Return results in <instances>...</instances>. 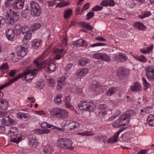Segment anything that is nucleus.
<instances>
[{"label":"nucleus","instance_id":"obj_53","mask_svg":"<svg viewBox=\"0 0 154 154\" xmlns=\"http://www.w3.org/2000/svg\"><path fill=\"white\" fill-rule=\"evenodd\" d=\"M115 92V89L113 88H111L109 89L107 91V95L110 96L114 94Z\"/></svg>","mask_w":154,"mask_h":154},{"label":"nucleus","instance_id":"obj_46","mask_svg":"<svg viewBox=\"0 0 154 154\" xmlns=\"http://www.w3.org/2000/svg\"><path fill=\"white\" fill-rule=\"evenodd\" d=\"M52 125L51 124H49L47 123L46 122H42L41 124V126L42 128H51L52 126Z\"/></svg>","mask_w":154,"mask_h":154},{"label":"nucleus","instance_id":"obj_61","mask_svg":"<svg viewBox=\"0 0 154 154\" xmlns=\"http://www.w3.org/2000/svg\"><path fill=\"white\" fill-rule=\"evenodd\" d=\"M41 25L40 23H35L33 25L32 28V30L34 31L38 28H39L41 27Z\"/></svg>","mask_w":154,"mask_h":154},{"label":"nucleus","instance_id":"obj_10","mask_svg":"<svg viewBox=\"0 0 154 154\" xmlns=\"http://www.w3.org/2000/svg\"><path fill=\"white\" fill-rule=\"evenodd\" d=\"M114 60L119 62H125L128 59L126 54L122 53H119L115 55L114 57Z\"/></svg>","mask_w":154,"mask_h":154},{"label":"nucleus","instance_id":"obj_37","mask_svg":"<svg viewBox=\"0 0 154 154\" xmlns=\"http://www.w3.org/2000/svg\"><path fill=\"white\" fill-rule=\"evenodd\" d=\"M101 59L107 62L110 61L111 58L109 55L105 53H102Z\"/></svg>","mask_w":154,"mask_h":154},{"label":"nucleus","instance_id":"obj_48","mask_svg":"<svg viewBox=\"0 0 154 154\" xmlns=\"http://www.w3.org/2000/svg\"><path fill=\"white\" fill-rule=\"evenodd\" d=\"M31 31H29V32H28L26 33H25V35L24 37L23 38V40L24 41V40H29L31 38Z\"/></svg>","mask_w":154,"mask_h":154},{"label":"nucleus","instance_id":"obj_51","mask_svg":"<svg viewBox=\"0 0 154 154\" xmlns=\"http://www.w3.org/2000/svg\"><path fill=\"white\" fill-rule=\"evenodd\" d=\"M106 44L101 42L96 43L95 44H90V47L91 48L95 47L97 46L105 45Z\"/></svg>","mask_w":154,"mask_h":154},{"label":"nucleus","instance_id":"obj_13","mask_svg":"<svg viewBox=\"0 0 154 154\" xmlns=\"http://www.w3.org/2000/svg\"><path fill=\"white\" fill-rule=\"evenodd\" d=\"M10 137L11 141L16 143H18L22 139V135L21 133L12 134L10 135Z\"/></svg>","mask_w":154,"mask_h":154},{"label":"nucleus","instance_id":"obj_47","mask_svg":"<svg viewBox=\"0 0 154 154\" xmlns=\"http://www.w3.org/2000/svg\"><path fill=\"white\" fill-rule=\"evenodd\" d=\"M17 129L16 128L13 127L11 128L8 131V134H9L12 135L17 134Z\"/></svg>","mask_w":154,"mask_h":154},{"label":"nucleus","instance_id":"obj_36","mask_svg":"<svg viewBox=\"0 0 154 154\" xmlns=\"http://www.w3.org/2000/svg\"><path fill=\"white\" fill-rule=\"evenodd\" d=\"M20 29L21 30V32L23 35L31 31L28 26L26 25L23 26L21 28H20Z\"/></svg>","mask_w":154,"mask_h":154},{"label":"nucleus","instance_id":"obj_23","mask_svg":"<svg viewBox=\"0 0 154 154\" xmlns=\"http://www.w3.org/2000/svg\"><path fill=\"white\" fill-rule=\"evenodd\" d=\"M88 71L87 68H81L78 70L76 73V75L79 76H84Z\"/></svg>","mask_w":154,"mask_h":154},{"label":"nucleus","instance_id":"obj_7","mask_svg":"<svg viewBox=\"0 0 154 154\" xmlns=\"http://www.w3.org/2000/svg\"><path fill=\"white\" fill-rule=\"evenodd\" d=\"M124 116L122 115L116 121L114 122L112 124V126L114 128H120L121 126H125L129 123V120H126L124 118Z\"/></svg>","mask_w":154,"mask_h":154},{"label":"nucleus","instance_id":"obj_32","mask_svg":"<svg viewBox=\"0 0 154 154\" xmlns=\"http://www.w3.org/2000/svg\"><path fill=\"white\" fill-rule=\"evenodd\" d=\"M85 41L82 39H79L73 42V45L76 46H84L83 44L85 43Z\"/></svg>","mask_w":154,"mask_h":154},{"label":"nucleus","instance_id":"obj_42","mask_svg":"<svg viewBox=\"0 0 154 154\" xmlns=\"http://www.w3.org/2000/svg\"><path fill=\"white\" fill-rule=\"evenodd\" d=\"M143 85L145 90L150 86V84L147 82L146 80L144 78H142Z\"/></svg>","mask_w":154,"mask_h":154},{"label":"nucleus","instance_id":"obj_21","mask_svg":"<svg viewBox=\"0 0 154 154\" xmlns=\"http://www.w3.org/2000/svg\"><path fill=\"white\" fill-rule=\"evenodd\" d=\"M131 89L133 92L139 91L141 90V86L140 83L136 82L134 83L131 87Z\"/></svg>","mask_w":154,"mask_h":154},{"label":"nucleus","instance_id":"obj_44","mask_svg":"<svg viewBox=\"0 0 154 154\" xmlns=\"http://www.w3.org/2000/svg\"><path fill=\"white\" fill-rule=\"evenodd\" d=\"M32 46L36 48L40 45V42L37 39H34L32 42Z\"/></svg>","mask_w":154,"mask_h":154},{"label":"nucleus","instance_id":"obj_39","mask_svg":"<svg viewBox=\"0 0 154 154\" xmlns=\"http://www.w3.org/2000/svg\"><path fill=\"white\" fill-rule=\"evenodd\" d=\"M88 63V61L86 59H80L78 61V64L81 66H85Z\"/></svg>","mask_w":154,"mask_h":154},{"label":"nucleus","instance_id":"obj_59","mask_svg":"<svg viewBox=\"0 0 154 154\" xmlns=\"http://www.w3.org/2000/svg\"><path fill=\"white\" fill-rule=\"evenodd\" d=\"M47 82L48 83L49 85L51 87H53L55 85L54 81L51 79H48Z\"/></svg>","mask_w":154,"mask_h":154},{"label":"nucleus","instance_id":"obj_64","mask_svg":"<svg viewBox=\"0 0 154 154\" xmlns=\"http://www.w3.org/2000/svg\"><path fill=\"white\" fill-rule=\"evenodd\" d=\"M17 72L15 70H11L8 73V75L10 77H12L14 76Z\"/></svg>","mask_w":154,"mask_h":154},{"label":"nucleus","instance_id":"obj_20","mask_svg":"<svg viewBox=\"0 0 154 154\" xmlns=\"http://www.w3.org/2000/svg\"><path fill=\"white\" fill-rule=\"evenodd\" d=\"M136 112L135 111L133 110H129L125 112L122 115L125 116L124 118L127 120H129V119L131 116H135Z\"/></svg>","mask_w":154,"mask_h":154},{"label":"nucleus","instance_id":"obj_52","mask_svg":"<svg viewBox=\"0 0 154 154\" xmlns=\"http://www.w3.org/2000/svg\"><path fill=\"white\" fill-rule=\"evenodd\" d=\"M82 26L85 29H86L88 30H92L93 27L90 26L88 23H83L82 25Z\"/></svg>","mask_w":154,"mask_h":154},{"label":"nucleus","instance_id":"obj_18","mask_svg":"<svg viewBox=\"0 0 154 154\" xmlns=\"http://www.w3.org/2000/svg\"><path fill=\"white\" fill-rule=\"evenodd\" d=\"M28 145L30 147H36L38 143L35 136H32L28 138Z\"/></svg>","mask_w":154,"mask_h":154},{"label":"nucleus","instance_id":"obj_34","mask_svg":"<svg viewBox=\"0 0 154 154\" xmlns=\"http://www.w3.org/2000/svg\"><path fill=\"white\" fill-rule=\"evenodd\" d=\"M151 15V13L149 11L142 12L141 14H139L138 17L141 19L149 17Z\"/></svg>","mask_w":154,"mask_h":154},{"label":"nucleus","instance_id":"obj_45","mask_svg":"<svg viewBox=\"0 0 154 154\" xmlns=\"http://www.w3.org/2000/svg\"><path fill=\"white\" fill-rule=\"evenodd\" d=\"M99 85L96 82H94L90 85V89L94 91L95 89L99 86Z\"/></svg>","mask_w":154,"mask_h":154},{"label":"nucleus","instance_id":"obj_11","mask_svg":"<svg viewBox=\"0 0 154 154\" xmlns=\"http://www.w3.org/2000/svg\"><path fill=\"white\" fill-rule=\"evenodd\" d=\"M66 50L64 48H56L53 51V52L56 54V58L57 60H59L64 56V54L66 53Z\"/></svg>","mask_w":154,"mask_h":154},{"label":"nucleus","instance_id":"obj_9","mask_svg":"<svg viewBox=\"0 0 154 154\" xmlns=\"http://www.w3.org/2000/svg\"><path fill=\"white\" fill-rule=\"evenodd\" d=\"M65 125L66 126H69L70 130H73L74 131L77 129L80 126L79 122L68 120L66 121Z\"/></svg>","mask_w":154,"mask_h":154},{"label":"nucleus","instance_id":"obj_50","mask_svg":"<svg viewBox=\"0 0 154 154\" xmlns=\"http://www.w3.org/2000/svg\"><path fill=\"white\" fill-rule=\"evenodd\" d=\"M17 116L18 118L21 119L23 118L26 119L28 117L27 116L26 114L24 112L18 113Z\"/></svg>","mask_w":154,"mask_h":154},{"label":"nucleus","instance_id":"obj_15","mask_svg":"<svg viewBox=\"0 0 154 154\" xmlns=\"http://www.w3.org/2000/svg\"><path fill=\"white\" fill-rule=\"evenodd\" d=\"M24 2V0H15L13 5V8L15 10L22 9Z\"/></svg>","mask_w":154,"mask_h":154},{"label":"nucleus","instance_id":"obj_41","mask_svg":"<svg viewBox=\"0 0 154 154\" xmlns=\"http://www.w3.org/2000/svg\"><path fill=\"white\" fill-rule=\"evenodd\" d=\"M9 69V66L7 63L2 64L0 66V71L3 72L6 70H8Z\"/></svg>","mask_w":154,"mask_h":154},{"label":"nucleus","instance_id":"obj_28","mask_svg":"<svg viewBox=\"0 0 154 154\" xmlns=\"http://www.w3.org/2000/svg\"><path fill=\"white\" fill-rule=\"evenodd\" d=\"M134 27L137 29L144 30L146 28L145 26L140 22H135L133 25Z\"/></svg>","mask_w":154,"mask_h":154},{"label":"nucleus","instance_id":"obj_38","mask_svg":"<svg viewBox=\"0 0 154 154\" xmlns=\"http://www.w3.org/2000/svg\"><path fill=\"white\" fill-rule=\"evenodd\" d=\"M15 1V0H7L5 3V5L7 7L12 6L13 8V5Z\"/></svg>","mask_w":154,"mask_h":154},{"label":"nucleus","instance_id":"obj_25","mask_svg":"<svg viewBox=\"0 0 154 154\" xmlns=\"http://www.w3.org/2000/svg\"><path fill=\"white\" fill-rule=\"evenodd\" d=\"M43 152L45 154H51L53 152V149L52 146L49 144H48L43 148Z\"/></svg>","mask_w":154,"mask_h":154},{"label":"nucleus","instance_id":"obj_6","mask_svg":"<svg viewBox=\"0 0 154 154\" xmlns=\"http://www.w3.org/2000/svg\"><path fill=\"white\" fill-rule=\"evenodd\" d=\"M31 13L35 16L40 15L42 12V8L40 5L35 1H32L30 2Z\"/></svg>","mask_w":154,"mask_h":154},{"label":"nucleus","instance_id":"obj_26","mask_svg":"<svg viewBox=\"0 0 154 154\" xmlns=\"http://www.w3.org/2000/svg\"><path fill=\"white\" fill-rule=\"evenodd\" d=\"M6 37L8 39L10 40H13L14 36V31L11 29H8L6 32Z\"/></svg>","mask_w":154,"mask_h":154},{"label":"nucleus","instance_id":"obj_2","mask_svg":"<svg viewBox=\"0 0 154 154\" xmlns=\"http://www.w3.org/2000/svg\"><path fill=\"white\" fill-rule=\"evenodd\" d=\"M10 13H9L7 11L5 15L6 17V22L9 24H12L14 23V22L17 21L19 19V13L12 11L11 12V10L10 9ZM5 20L2 16H0V28L2 27L5 23Z\"/></svg>","mask_w":154,"mask_h":154},{"label":"nucleus","instance_id":"obj_40","mask_svg":"<svg viewBox=\"0 0 154 154\" xmlns=\"http://www.w3.org/2000/svg\"><path fill=\"white\" fill-rule=\"evenodd\" d=\"M78 134L79 135H81L82 136H91L94 135V133L92 132L88 131H86L85 132H79L78 133Z\"/></svg>","mask_w":154,"mask_h":154},{"label":"nucleus","instance_id":"obj_56","mask_svg":"<svg viewBox=\"0 0 154 154\" xmlns=\"http://www.w3.org/2000/svg\"><path fill=\"white\" fill-rule=\"evenodd\" d=\"M107 114L106 111L103 109L99 112V116L100 117H102L105 116Z\"/></svg>","mask_w":154,"mask_h":154},{"label":"nucleus","instance_id":"obj_62","mask_svg":"<svg viewBox=\"0 0 154 154\" xmlns=\"http://www.w3.org/2000/svg\"><path fill=\"white\" fill-rule=\"evenodd\" d=\"M67 38H64L62 40V43L61 44V46L62 47H64L67 45Z\"/></svg>","mask_w":154,"mask_h":154},{"label":"nucleus","instance_id":"obj_29","mask_svg":"<svg viewBox=\"0 0 154 154\" xmlns=\"http://www.w3.org/2000/svg\"><path fill=\"white\" fill-rule=\"evenodd\" d=\"M147 122L149 125L154 126V113L150 115L147 118Z\"/></svg>","mask_w":154,"mask_h":154},{"label":"nucleus","instance_id":"obj_16","mask_svg":"<svg viewBox=\"0 0 154 154\" xmlns=\"http://www.w3.org/2000/svg\"><path fill=\"white\" fill-rule=\"evenodd\" d=\"M124 129H119L118 131L115 134L114 136L110 138L108 140V143H113L117 142L118 141V138L119 134L122 132Z\"/></svg>","mask_w":154,"mask_h":154},{"label":"nucleus","instance_id":"obj_63","mask_svg":"<svg viewBox=\"0 0 154 154\" xmlns=\"http://www.w3.org/2000/svg\"><path fill=\"white\" fill-rule=\"evenodd\" d=\"M118 72L119 73V74L120 75H125V70L122 68H119L118 70Z\"/></svg>","mask_w":154,"mask_h":154},{"label":"nucleus","instance_id":"obj_12","mask_svg":"<svg viewBox=\"0 0 154 154\" xmlns=\"http://www.w3.org/2000/svg\"><path fill=\"white\" fill-rule=\"evenodd\" d=\"M18 55L21 57H24L27 52V48L21 46H19L16 48Z\"/></svg>","mask_w":154,"mask_h":154},{"label":"nucleus","instance_id":"obj_1","mask_svg":"<svg viewBox=\"0 0 154 154\" xmlns=\"http://www.w3.org/2000/svg\"><path fill=\"white\" fill-rule=\"evenodd\" d=\"M47 55L46 52L43 53L41 56L40 55L37 57L34 60V65L38 69L41 70L45 68L48 65L46 71L48 72L51 73L54 71L56 70V65L53 63H52L50 59H47L41 63L39 62L43 59Z\"/></svg>","mask_w":154,"mask_h":154},{"label":"nucleus","instance_id":"obj_5","mask_svg":"<svg viewBox=\"0 0 154 154\" xmlns=\"http://www.w3.org/2000/svg\"><path fill=\"white\" fill-rule=\"evenodd\" d=\"M57 145L60 148L73 149V142L70 139L66 138H59L56 143Z\"/></svg>","mask_w":154,"mask_h":154},{"label":"nucleus","instance_id":"obj_17","mask_svg":"<svg viewBox=\"0 0 154 154\" xmlns=\"http://www.w3.org/2000/svg\"><path fill=\"white\" fill-rule=\"evenodd\" d=\"M23 75L21 74H19L16 77L11 79L8 82H7L0 87V88H5L9 86L10 84H12L15 81H16L18 79L22 77Z\"/></svg>","mask_w":154,"mask_h":154},{"label":"nucleus","instance_id":"obj_33","mask_svg":"<svg viewBox=\"0 0 154 154\" xmlns=\"http://www.w3.org/2000/svg\"><path fill=\"white\" fill-rule=\"evenodd\" d=\"M88 102L86 101H81L79 105V108L82 110H86Z\"/></svg>","mask_w":154,"mask_h":154},{"label":"nucleus","instance_id":"obj_60","mask_svg":"<svg viewBox=\"0 0 154 154\" xmlns=\"http://www.w3.org/2000/svg\"><path fill=\"white\" fill-rule=\"evenodd\" d=\"M102 53H96L93 55V57L95 59H101Z\"/></svg>","mask_w":154,"mask_h":154},{"label":"nucleus","instance_id":"obj_30","mask_svg":"<svg viewBox=\"0 0 154 154\" xmlns=\"http://www.w3.org/2000/svg\"><path fill=\"white\" fill-rule=\"evenodd\" d=\"M133 57L138 61L141 63H145L146 62L147 59L143 55H133Z\"/></svg>","mask_w":154,"mask_h":154},{"label":"nucleus","instance_id":"obj_24","mask_svg":"<svg viewBox=\"0 0 154 154\" xmlns=\"http://www.w3.org/2000/svg\"><path fill=\"white\" fill-rule=\"evenodd\" d=\"M66 78L65 76H63L60 77L58 80L57 84V88L58 90L63 87L64 82Z\"/></svg>","mask_w":154,"mask_h":154},{"label":"nucleus","instance_id":"obj_19","mask_svg":"<svg viewBox=\"0 0 154 154\" xmlns=\"http://www.w3.org/2000/svg\"><path fill=\"white\" fill-rule=\"evenodd\" d=\"M115 5L114 1L113 0H103L100 3V5L103 6H113Z\"/></svg>","mask_w":154,"mask_h":154},{"label":"nucleus","instance_id":"obj_58","mask_svg":"<svg viewBox=\"0 0 154 154\" xmlns=\"http://www.w3.org/2000/svg\"><path fill=\"white\" fill-rule=\"evenodd\" d=\"M107 87L106 86H99V94H102L106 91Z\"/></svg>","mask_w":154,"mask_h":154},{"label":"nucleus","instance_id":"obj_54","mask_svg":"<svg viewBox=\"0 0 154 154\" xmlns=\"http://www.w3.org/2000/svg\"><path fill=\"white\" fill-rule=\"evenodd\" d=\"M103 9V7L99 5H97L94 7L92 9L93 11H100L102 10Z\"/></svg>","mask_w":154,"mask_h":154},{"label":"nucleus","instance_id":"obj_49","mask_svg":"<svg viewBox=\"0 0 154 154\" xmlns=\"http://www.w3.org/2000/svg\"><path fill=\"white\" fill-rule=\"evenodd\" d=\"M65 103L68 107H69L71 106L70 103V97L69 96L66 97L65 99Z\"/></svg>","mask_w":154,"mask_h":154},{"label":"nucleus","instance_id":"obj_35","mask_svg":"<svg viewBox=\"0 0 154 154\" xmlns=\"http://www.w3.org/2000/svg\"><path fill=\"white\" fill-rule=\"evenodd\" d=\"M72 12V10L70 9L65 10L64 13V17L65 19L70 17Z\"/></svg>","mask_w":154,"mask_h":154},{"label":"nucleus","instance_id":"obj_43","mask_svg":"<svg viewBox=\"0 0 154 154\" xmlns=\"http://www.w3.org/2000/svg\"><path fill=\"white\" fill-rule=\"evenodd\" d=\"M61 96L60 94H59L56 96L54 99V101L55 103L58 104H60L61 103L62 101L61 100Z\"/></svg>","mask_w":154,"mask_h":154},{"label":"nucleus","instance_id":"obj_22","mask_svg":"<svg viewBox=\"0 0 154 154\" xmlns=\"http://www.w3.org/2000/svg\"><path fill=\"white\" fill-rule=\"evenodd\" d=\"M8 103V101L5 99H0V109L5 110L7 109Z\"/></svg>","mask_w":154,"mask_h":154},{"label":"nucleus","instance_id":"obj_57","mask_svg":"<svg viewBox=\"0 0 154 154\" xmlns=\"http://www.w3.org/2000/svg\"><path fill=\"white\" fill-rule=\"evenodd\" d=\"M94 12L90 11L87 14V18L86 20H89L93 17L94 15Z\"/></svg>","mask_w":154,"mask_h":154},{"label":"nucleus","instance_id":"obj_55","mask_svg":"<svg viewBox=\"0 0 154 154\" xmlns=\"http://www.w3.org/2000/svg\"><path fill=\"white\" fill-rule=\"evenodd\" d=\"M69 4V3L67 2H66L65 3L60 2L57 4L56 6V7H59L60 8L64 7Z\"/></svg>","mask_w":154,"mask_h":154},{"label":"nucleus","instance_id":"obj_8","mask_svg":"<svg viewBox=\"0 0 154 154\" xmlns=\"http://www.w3.org/2000/svg\"><path fill=\"white\" fill-rule=\"evenodd\" d=\"M146 76L149 81H153L154 76V67L152 66H147L145 69Z\"/></svg>","mask_w":154,"mask_h":154},{"label":"nucleus","instance_id":"obj_4","mask_svg":"<svg viewBox=\"0 0 154 154\" xmlns=\"http://www.w3.org/2000/svg\"><path fill=\"white\" fill-rule=\"evenodd\" d=\"M49 112L53 116L61 119H67L68 117V112L65 109L55 107L51 109Z\"/></svg>","mask_w":154,"mask_h":154},{"label":"nucleus","instance_id":"obj_3","mask_svg":"<svg viewBox=\"0 0 154 154\" xmlns=\"http://www.w3.org/2000/svg\"><path fill=\"white\" fill-rule=\"evenodd\" d=\"M38 69L35 65H34V61L33 65L28 67V70L22 73L23 77H24L26 82H29L34 77V76L37 74Z\"/></svg>","mask_w":154,"mask_h":154},{"label":"nucleus","instance_id":"obj_14","mask_svg":"<svg viewBox=\"0 0 154 154\" xmlns=\"http://www.w3.org/2000/svg\"><path fill=\"white\" fill-rule=\"evenodd\" d=\"M1 122L2 124L6 126L11 125L14 122V120L10 118L9 116L3 117Z\"/></svg>","mask_w":154,"mask_h":154},{"label":"nucleus","instance_id":"obj_27","mask_svg":"<svg viewBox=\"0 0 154 154\" xmlns=\"http://www.w3.org/2000/svg\"><path fill=\"white\" fill-rule=\"evenodd\" d=\"M86 110L90 112H93L96 108V106L94 103L92 101H88Z\"/></svg>","mask_w":154,"mask_h":154},{"label":"nucleus","instance_id":"obj_31","mask_svg":"<svg viewBox=\"0 0 154 154\" xmlns=\"http://www.w3.org/2000/svg\"><path fill=\"white\" fill-rule=\"evenodd\" d=\"M73 66V64L69 63L66 65V68L64 69V73L65 75H68L70 73V70Z\"/></svg>","mask_w":154,"mask_h":154}]
</instances>
